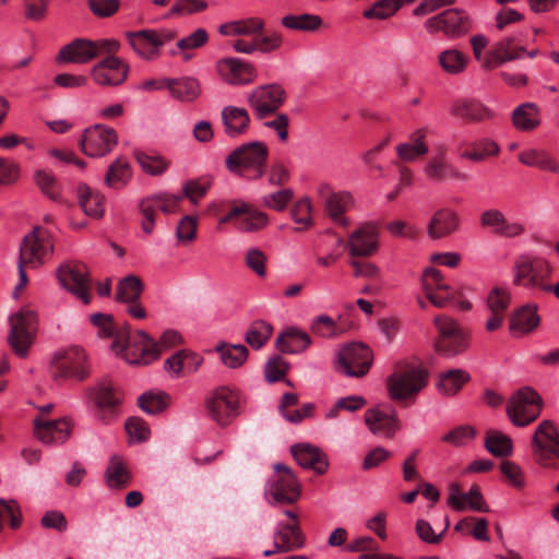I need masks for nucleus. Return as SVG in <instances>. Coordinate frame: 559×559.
Segmentation results:
<instances>
[{
    "label": "nucleus",
    "mask_w": 559,
    "mask_h": 559,
    "mask_svg": "<svg viewBox=\"0 0 559 559\" xmlns=\"http://www.w3.org/2000/svg\"><path fill=\"white\" fill-rule=\"evenodd\" d=\"M542 412V399L531 388H522L510 397L507 414L516 427H525L533 423Z\"/></svg>",
    "instance_id": "nucleus-8"
},
{
    "label": "nucleus",
    "mask_w": 559,
    "mask_h": 559,
    "mask_svg": "<svg viewBox=\"0 0 559 559\" xmlns=\"http://www.w3.org/2000/svg\"><path fill=\"white\" fill-rule=\"evenodd\" d=\"M142 292V281L138 276L128 275L118 283L115 299L120 302L132 304L138 301Z\"/></svg>",
    "instance_id": "nucleus-47"
},
{
    "label": "nucleus",
    "mask_w": 559,
    "mask_h": 559,
    "mask_svg": "<svg viewBox=\"0 0 559 559\" xmlns=\"http://www.w3.org/2000/svg\"><path fill=\"white\" fill-rule=\"evenodd\" d=\"M266 255L259 248H249L245 253V264L259 277L266 275Z\"/></svg>",
    "instance_id": "nucleus-63"
},
{
    "label": "nucleus",
    "mask_w": 559,
    "mask_h": 559,
    "mask_svg": "<svg viewBox=\"0 0 559 559\" xmlns=\"http://www.w3.org/2000/svg\"><path fill=\"white\" fill-rule=\"evenodd\" d=\"M209 35L204 28H198L190 35L179 39L177 41V48L180 50L183 60L191 59V55L187 51L190 49H197L206 44Z\"/></svg>",
    "instance_id": "nucleus-59"
},
{
    "label": "nucleus",
    "mask_w": 559,
    "mask_h": 559,
    "mask_svg": "<svg viewBox=\"0 0 559 559\" xmlns=\"http://www.w3.org/2000/svg\"><path fill=\"white\" fill-rule=\"evenodd\" d=\"M182 195L159 192L143 199L139 204L142 215L141 227L145 234H151L155 225L157 211L169 214L177 210Z\"/></svg>",
    "instance_id": "nucleus-20"
},
{
    "label": "nucleus",
    "mask_w": 559,
    "mask_h": 559,
    "mask_svg": "<svg viewBox=\"0 0 559 559\" xmlns=\"http://www.w3.org/2000/svg\"><path fill=\"white\" fill-rule=\"evenodd\" d=\"M91 399L99 409L114 411L120 403V396L109 380H103L91 391Z\"/></svg>",
    "instance_id": "nucleus-41"
},
{
    "label": "nucleus",
    "mask_w": 559,
    "mask_h": 559,
    "mask_svg": "<svg viewBox=\"0 0 559 559\" xmlns=\"http://www.w3.org/2000/svg\"><path fill=\"white\" fill-rule=\"evenodd\" d=\"M169 396L164 392H146L139 397V406L148 415H156L167 408Z\"/></svg>",
    "instance_id": "nucleus-54"
},
{
    "label": "nucleus",
    "mask_w": 559,
    "mask_h": 559,
    "mask_svg": "<svg viewBox=\"0 0 559 559\" xmlns=\"http://www.w3.org/2000/svg\"><path fill=\"white\" fill-rule=\"evenodd\" d=\"M310 345L309 334L296 326L286 328L276 340L278 350L285 354H300Z\"/></svg>",
    "instance_id": "nucleus-30"
},
{
    "label": "nucleus",
    "mask_w": 559,
    "mask_h": 559,
    "mask_svg": "<svg viewBox=\"0 0 559 559\" xmlns=\"http://www.w3.org/2000/svg\"><path fill=\"white\" fill-rule=\"evenodd\" d=\"M132 171L128 160L118 157L108 168L105 176V183L110 188H120L126 186L131 179Z\"/></svg>",
    "instance_id": "nucleus-46"
},
{
    "label": "nucleus",
    "mask_w": 559,
    "mask_h": 559,
    "mask_svg": "<svg viewBox=\"0 0 559 559\" xmlns=\"http://www.w3.org/2000/svg\"><path fill=\"white\" fill-rule=\"evenodd\" d=\"M264 28V21L259 17H248L222 24L218 33L224 36H251Z\"/></svg>",
    "instance_id": "nucleus-37"
},
{
    "label": "nucleus",
    "mask_w": 559,
    "mask_h": 559,
    "mask_svg": "<svg viewBox=\"0 0 559 559\" xmlns=\"http://www.w3.org/2000/svg\"><path fill=\"white\" fill-rule=\"evenodd\" d=\"M106 483L110 488H121L130 483V473L119 455H111L105 473Z\"/></svg>",
    "instance_id": "nucleus-44"
},
{
    "label": "nucleus",
    "mask_w": 559,
    "mask_h": 559,
    "mask_svg": "<svg viewBox=\"0 0 559 559\" xmlns=\"http://www.w3.org/2000/svg\"><path fill=\"white\" fill-rule=\"evenodd\" d=\"M283 26L302 32H314L322 25V19L317 14L304 13L299 15L288 14L282 19Z\"/></svg>",
    "instance_id": "nucleus-50"
},
{
    "label": "nucleus",
    "mask_w": 559,
    "mask_h": 559,
    "mask_svg": "<svg viewBox=\"0 0 559 559\" xmlns=\"http://www.w3.org/2000/svg\"><path fill=\"white\" fill-rule=\"evenodd\" d=\"M378 248V228L374 224L366 223L352 233L348 240L350 255L368 257Z\"/></svg>",
    "instance_id": "nucleus-27"
},
{
    "label": "nucleus",
    "mask_w": 559,
    "mask_h": 559,
    "mask_svg": "<svg viewBox=\"0 0 559 559\" xmlns=\"http://www.w3.org/2000/svg\"><path fill=\"white\" fill-rule=\"evenodd\" d=\"M435 324L439 333L435 347L439 354L451 358L466 349L467 335L454 319L439 316L435 318Z\"/></svg>",
    "instance_id": "nucleus-10"
},
{
    "label": "nucleus",
    "mask_w": 559,
    "mask_h": 559,
    "mask_svg": "<svg viewBox=\"0 0 559 559\" xmlns=\"http://www.w3.org/2000/svg\"><path fill=\"white\" fill-rule=\"evenodd\" d=\"M136 160L141 168L152 176L162 175L168 168V163L158 155H150L140 152L136 154Z\"/></svg>",
    "instance_id": "nucleus-60"
},
{
    "label": "nucleus",
    "mask_w": 559,
    "mask_h": 559,
    "mask_svg": "<svg viewBox=\"0 0 559 559\" xmlns=\"http://www.w3.org/2000/svg\"><path fill=\"white\" fill-rule=\"evenodd\" d=\"M224 131L229 138L243 134L250 123V117L245 108L226 106L222 110Z\"/></svg>",
    "instance_id": "nucleus-32"
},
{
    "label": "nucleus",
    "mask_w": 559,
    "mask_h": 559,
    "mask_svg": "<svg viewBox=\"0 0 559 559\" xmlns=\"http://www.w3.org/2000/svg\"><path fill=\"white\" fill-rule=\"evenodd\" d=\"M206 409L210 417L218 425H227L238 415L239 394L237 391L221 386L210 393L206 399Z\"/></svg>",
    "instance_id": "nucleus-19"
},
{
    "label": "nucleus",
    "mask_w": 559,
    "mask_h": 559,
    "mask_svg": "<svg viewBox=\"0 0 559 559\" xmlns=\"http://www.w3.org/2000/svg\"><path fill=\"white\" fill-rule=\"evenodd\" d=\"M169 93L180 102H192L201 93L200 83L195 78L191 76L169 79Z\"/></svg>",
    "instance_id": "nucleus-39"
},
{
    "label": "nucleus",
    "mask_w": 559,
    "mask_h": 559,
    "mask_svg": "<svg viewBox=\"0 0 559 559\" xmlns=\"http://www.w3.org/2000/svg\"><path fill=\"white\" fill-rule=\"evenodd\" d=\"M175 36L176 32L170 28H145L126 34L134 52L144 60L157 59L160 48L171 41Z\"/></svg>",
    "instance_id": "nucleus-7"
},
{
    "label": "nucleus",
    "mask_w": 559,
    "mask_h": 559,
    "mask_svg": "<svg viewBox=\"0 0 559 559\" xmlns=\"http://www.w3.org/2000/svg\"><path fill=\"white\" fill-rule=\"evenodd\" d=\"M33 426L36 438L45 444L66 442L72 430V425L67 418L49 420L38 416L34 418Z\"/></svg>",
    "instance_id": "nucleus-24"
},
{
    "label": "nucleus",
    "mask_w": 559,
    "mask_h": 559,
    "mask_svg": "<svg viewBox=\"0 0 559 559\" xmlns=\"http://www.w3.org/2000/svg\"><path fill=\"white\" fill-rule=\"evenodd\" d=\"M485 448L489 453L498 457L511 455L513 442L511 438L498 430L488 431L485 439Z\"/></svg>",
    "instance_id": "nucleus-49"
},
{
    "label": "nucleus",
    "mask_w": 559,
    "mask_h": 559,
    "mask_svg": "<svg viewBox=\"0 0 559 559\" xmlns=\"http://www.w3.org/2000/svg\"><path fill=\"white\" fill-rule=\"evenodd\" d=\"M62 62L87 63L96 58V50L93 40L78 38L70 44L63 46L58 55Z\"/></svg>",
    "instance_id": "nucleus-29"
},
{
    "label": "nucleus",
    "mask_w": 559,
    "mask_h": 559,
    "mask_svg": "<svg viewBox=\"0 0 559 559\" xmlns=\"http://www.w3.org/2000/svg\"><path fill=\"white\" fill-rule=\"evenodd\" d=\"M216 71L225 83L234 86L250 84L258 78L252 63L231 57L218 60Z\"/></svg>",
    "instance_id": "nucleus-22"
},
{
    "label": "nucleus",
    "mask_w": 559,
    "mask_h": 559,
    "mask_svg": "<svg viewBox=\"0 0 559 559\" xmlns=\"http://www.w3.org/2000/svg\"><path fill=\"white\" fill-rule=\"evenodd\" d=\"M476 436V431L471 426H459L442 437V441L454 447H463Z\"/></svg>",
    "instance_id": "nucleus-62"
},
{
    "label": "nucleus",
    "mask_w": 559,
    "mask_h": 559,
    "mask_svg": "<svg viewBox=\"0 0 559 559\" xmlns=\"http://www.w3.org/2000/svg\"><path fill=\"white\" fill-rule=\"evenodd\" d=\"M316 192L329 217L340 226H348L349 219L344 214L354 206L352 193L346 190L335 191L328 182H320Z\"/></svg>",
    "instance_id": "nucleus-15"
},
{
    "label": "nucleus",
    "mask_w": 559,
    "mask_h": 559,
    "mask_svg": "<svg viewBox=\"0 0 559 559\" xmlns=\"http://www.w3.org/2000/svg\"><path fill=\"white\" fill-rule=\"evenodd\" d=\"M453 114L468 121H481L492 117V111L476 100H460L453 105Z\"/></svg>",
    "instance_id": "nucleus-42"
},
{
    "label": "nucleus",
    "mask_w": 559,
    "mask_h": 559,
    "mask_svg": "<svg viewBox=\"0 0 559 559\" xmlns=\"http://www.w3.org/2000/svg\"><path fill=\"white\" fill-rule=\"evenodd\" d=\"M471 379L467 371L463 369H450L440 372L436 382L437 390L447 396L455 395Z\"/></svg>",
    "instance_id": "nucleus-35"
},
{
    "label": "nucleus",
    "mask_w": 559,
    "mask_h": 559,
    "mask_svg": "<svg viewBox=\"0 0 559 559\" xmlns=\"http://www.w3.org/2000/svg\"><path fill=\"white\" fill-rule=\"evenodd\" d=\"M8 342L13 352L21 358L28 354L37 325L36 313L29 308H22L13 313L10 319Z\"/></svg>",
    "instance_id": "nucleus-6"
},
{
    "label": "nucleus",
    "mask_w": 559,
    "mask_h": 559,
    "mask_svg": "<svg viewBox=\"0 0 559 559\" xmlns=\"http://www.w3.org/2000/svg\"><path fill=\"white\" fill-rule=\"evenodd\" d=\"M459 216L450 209H440L433 213L428 224L427 233L431 239H441L453 234L459 228Z\"/></svg>",
    "instance_id": "nucleus-28"
},
{
    "label": "nucleus",
    "mask_w": 559,
    "mask_h": 559,
    "mask_svg": "<svg viewBox=\"0 0 559 559\" xmlns=\"http://www.w3.org/2000/svg\"><path fill=\"white\" fill-rule=\"evenodd\" d=\"M294 198V191L290 188H285L277 190L272 193L264 194L261 198V203L263 206L274 210L277 212H283L290 201Z\"/></svg>",
    "instance_id": "nucleus-58"
},
{
    "label": "nucleus",
    "mask_w": 559,
    "mask_h": 559,
    "mask_svg": "<svg viewBox=\"0 0 559 559\" xmlns=\"http://www.w3.org/2000/svg\"><path fill=\"white\" fill-rule=\"evenodd\" d=\"M53 251L51 233L37 226L23 237L17 260L27 263L31 269H38L52 258Z\"/></svg>",
    "instance_id": "nucleus-4"
},
{
    "label": "nucleus",
    "mask_w": 559,
    "mask_h": 559,
    "mask_svg": "<svg viewBox=\"0 0 559 559\" xmlns=\"http://www.w3.org/2000/svg\"><path fill=\"white\" fill-rule=\"evenodd\" d=\"M60 285L84 305L91 302V278L87 267L81 262H64L57 270Z\"/></svg>",
    "instance_id": "nucleus-14"
},
{
    "label": "nucleus",
    "mask_w": 559,
    "mask_h": 559,
    "mask_svg": "<svg viewBox=\"0 0 559 559\" xmlns=\"http://www.w3.org/2000/svg\"><path fill=\"white\" fill-rule=\"evenodd\" d=\"M273 332L270 323L263 320L253 321L247 333L246 342L254 349H260L269 341Z\"/></svg>",
    "instance_id": "nucleus-53"
},
{
    "label": "nucleus",
    "mask_w": 559,
    "mask_h": 559,
    "mask_svg": "<svg viewBox=\"0 0 559 559\" xmlns=\"http://www.w3.org/2000/svg\"><path fill=\"white\" fill-rule=\"evenodd\" d=\"M292 454L296 462L305 467L312 468L318 474L326 472L329 463L321 451L310 444H296L292 447Z\"/></svg>",
    "instance_id": "nucleus-31"
},
{
    "label": "nucleus",
    "mask_w": 559,
    "mask_h": 559,
    "mask_svg": "<svg viewBox=\"0 0 559 559\" xmlns=\"http://www.w3.org/2000/svg\"><path fill=\"white\" fill-rule=\"evenodd\" d=\"M473 27L471 16L460 9H448L429 17L425 28L430 34L442 32L449 38H459L467 34Z\"/></svg>",
    "instance_id": "nucleus-13"
},
{
    "label": "nucleus",
    "mask_w": 559,
    "mask_h": 559,
    "mask_svg": "<svg viewBox=\"0 0 559 559\" xmlns=\"http://www.w3.org/2000/svg\"><path fill=\"white\" fill-rule=\"evenodd\" d=\"M312 334L322 338H334L340 334L336 322L328 314H319L310 322Z\"/></svg>",
    "instance_id": "nucleus-56"
},
{
    "label": "nucleus",
    "mask_w": 559,
    "mask_h": 559,
    "mask_svg": "<svg viewBox=\"0 0 559 559\" xmlns=\"http://www.w3.org/2000/svg\"><path fill=\"white\" fill-rule=\"evenodd\" d=\"M112 348L121 353L129 365H150L159 357L156 342L142 330L133 335L119 336L114 341Z\"/></svg>",
    "instance_id": "nucleus-3"
},
{
    "label": "nucleus",
    "mask_w": 559,
    "mask_h": 559,
    "mask_svg": "<svg viewBox=\"0 0 559 559\" xmlns=\"http://www.w3.org/2000/svg\"><path fill=\"white\" fill-rule=\"evenodd\" d=\"M222 362L228 368H238L248 358V349L241 344L222 343L216 346Z\"/></svg>",
    "instance_id": "nucleus-45"
},
{
    "label": "nucleus",
    "mask_w": 559,
    "mask_h": 559,
    "mask_svg": "<svg viewBox=\"0 0 559 559\" xmlns=\"http://www.w3.org/2000/svg\"><path fill=\"white\" fill-rule=\"evenodd\" d=\"M499 153V145L488 139L475 142L471 150L461 154L462 158L471 159L473 162H483L489 156H495Z\"/></svg>",
    "instance_id": "nucleus-55"
},
{
    "label": "nucleus",
    "mask_w": 559,
    "mask_h": 559,
    "mask_svg": "<svg viewBox=\"0 0 559 559\" xmlns=\"http://www.w3.org/2000/svg\"><path fill=\"white\" fill-rule=\"evenodd\" d=\"M365 424L372 433L385 438H392L400 428L397 414L393 408L368 409Z\"/></svg>",
    "instance_id": "nucleus-26"
},
{
    "label": "nucleus",
    "mask_w": 559,
    "mask_h": 559,
    "mask_svg": "<svg viewBox=\"0 0 559 559\" xmlns=\"http://www.w3.org/2000/svg\"><path fill=\"white\" fill-rule=\"evenodd\" d=\"M274 539H280L285 546L289 545L290 550L301 548L305 544L299 525L278 523L274 532Z\"/></svg>",
    "instance_id": "nucleus-51"
},
{
    "label": "nucleus",
    "mask_w": 559,
    "mask_h": 559,
    "mask_svg": "<svg viewBox=\"0 0 559 559\" xmlns=\"http://www.w3.org/2000/svg\"><path fill=\"white\" fill-rule=\"evenodd\" d=\"M90 374V366L85 350L71 346L56 353L51 362V376L55 380L83 381Z\"/></svg>",
    "instance_id": "nucleus-5"
},
{
    "label": "nucleus",
    "mask_w": 559,
    "mask_h": 559,
    "mask_svg": "<svg viewBox=\"0 0 559 559\" xmlns=\"http://www.w3.org/2000/svg\"><path fill=\"white\" fill-rule=\"evenodd\" d=\"M428 373L417 367L400 369L386 380L390 397L402 401L416 395L427 385Z\"/></svg>",
    "instance_id": "nucleus-11"
},
{
    "label": "nucleus",
    "mask_w": 559,
    "mask_h": 559,
    "mask_svg": "<svg viewBox=\"0 0 559 559\" xmlns=\"http://www.w3.org/2000/svg\"><path fill=\"white\" fill-rule=\"evenodd\" d=\"M35 181L41 192L49 199L53 201H58L60 199V189L56 178L50 173L38 170L35 174Z\"/></svg>",
    "instance_id": "nucleus-61"
},
{
    "label": "nucleus",
    "mask_w": 559,
    "mask_h": 559,
    "mask_svg": "<svg viewBox=\"0 0 559 559\" xmlns=\"http://www.w3.org/2000/svg\"><path fill=\"white\" fill-rule=\"evenodd\" d=\"M423 292H449L455 290L452 286L444 282L442 273L433 267H428L421 276Z\"/></svg>",
    "instance_id": "nucleus-57"
},
{
    "label": "nucleus",
    "mask_w": 559,
    "mask_h": 559,
    "mask_svg": "<svg viewBox=\"0 0 559 559\" xmlns=\"http://www.w3.org/2000/svg\"><path fill=\"white\" fill-rule=\"evenodd\" d=\"M427 130L424 128L413 131L408 142H403L396 146L397 156L404 162H414L419 156L426 155L429 151L426 143Z\"/></svg>",
    "instance_id": "nucleus-34"
},
{
    "label": "nucleus",
    "mask_w": 559,
    "mask_h": 559,
    "mask_svg": "<svg viewBox=\"0 0 559 559\" xmlns=\"http://www.w3.org/2000/svg\"><path fill=\"white\" fill-rule=\"evenodd\" d=\"M267 154V147L261 141L243 143L227 156L226 167L241 177L259 179L264 174Z\"/></svg>",
    "instance_id": "nucleus-1"
},
{
    "label": "nucleus",
    "mask_w": 559,
    "mask_h": 559,
    "mask_svg": "<svg viewBox=\"0 0 559 559\" xmlns=\"http://www.w3.org/2000/svg\"><path fill=\"white\" fill-rule=\"evenodd\" d=\"M117 143L118 135L115 129L99 123L87 128L80 140L83 153L93 158L107 155Z\"/></svg>",
    "instance_id": "nucleus-18"
},
{
    "label": "nucleus",
    "mask_w": 559,
    "mask_h": 559,
    "mask_svg": "<svg viewBox=\"0 0 559 559\" xmlns=\"http://www.w3.org/2000/svg\"><path fill=\"white\" fill-rule=\"evenodd\" d=\"M479 223L484 228L503 238H518L526 234V225L521 219H509L498 209H489L480 214Z\"/></svg>",
    "instance_id": "nucleus-21"
},
{
    "label": "nucleus",
    "mask_w": 559,
    "mask_h": 559,
    "mask_svg": "<svg viewBox=\"0 0 559 559\" xmlns=\"http://www.w3.org/2000/svg\"><path fill=\"white\" fill-rule=\"evenodd\" d=\"M531 447L535 461L549 466L552 459L559 457V431L551 420H543L536 428Z\"/></svg>",
    "instance_id": "nucleus-16"
},
{
    "label": "nucleus",
    "mask_w": 559,
    "mask_h": 559,
    "mask_svg": "<svg viewBox=\"0 0 559 559\" xmlns=\"http://www.w3.org/2000/svg\"><path fill=\"white\" fill-rule=\"evenodd\" d=\"M78 200L84 214L92 218H100L104 215V195L85 183H80L76 189Z\"/></svg>",
    "instance_id": "nucleus-33"
},
{
    "label": "nucleus",
    "mask_w": 559,
    "mask_h": 559,
    "mask_svg": "<svg viewBox=\"0 0 559 559\" xmlns=\"http://www.w3.org/2000/svg\"><path fill=\"white\" fill-rule=\"evenodd\" d=\"M129 437L138 442L146 441L151 430L147 423L140 417H130L124 424Z\"/></svg>",
    "instance_id": "nucleus-64"
},
{
    "label": "nucleus",
    "mask_w": 559,
    "mask_h": 559,
    "mask_svg": "<svg viewBox=\"0 0 559 559\" xmlns=\"http://www.w3.org/2000/svg\"><path fill=\"white\" fill-rule=\"evenodd\" d=\"M448 504L456 511H464L466 509L477 512L489 511L478 486H472L467 492H461L459 484H451L449 487Z\"/></svg>",
    "instance_id": "nucleus-25"
},
{
    "label": "nucleus",
    "mask_w": 559,
    "mask_h": 559,
    "mask_svg": "<svg viewBox=\"0 0 559 559\" xmlns=\"http://www.w3.org/2000/svg\"><path fill=\"white\" fill-rule=\"evenodd\" d=\"M129 73V66L116 56H109L95 64L91 74L96 84L102 86H117L122 84Z\"/></svg>",
    "instance_id": "nucleus-23"
},
{
    "label": "nucleus",
    "mask_w": 559,
    "mask_h": 559,
    "mask_svg": "<svg viewBox=\"0 0 559 559\" xmlns=\"http://www.w3.org/2000/svg\"><path fill=\"white\" fill-rule=\"evenodd\" d=\"M290 217L298 225L296 230L309 229L312 224V205L308 197L299 199L290 209Z\"/></svg>",
    "instance_id": "nucleus-52"
},
{
    "label": "nucleus",
    "mask_w": 559,
    "mask_h": 559,
    "mask_svg": "<svg viewBox=\"0 0 559 559\" xmlns=\"http://www.w3.org/2000/svg\"><path fill=\"white\" fill-rule=\"evenodd\" d=\"M286 92L278 83L260 85L248 93L247 100L257 119H263L284 104Z\"/></svg>",
    "instance_id": "nucleus-17"
},
{
    "label": "nucleus",
    "mask_w": 559,
    "mask_h": 559,
    "mask_svg": "<svg viewBox=\"0 0 559 559\" xmlns=\"http://www.w3.org/2000/svg\"><path fill=\"white\" fill-rule=\"evenodd\" d=\"M554 267L550 262L532 253L519 254L513 263V284L528 290H542L547 278L551 276Z\"/></svg>",
    "instance_id": "nucleus-2"
},
{
    "label": "nucleus",
    "mask_w": 559,
    "mask_h": 559,
    "mask_svg": "<svg viewBox=\"0 0 559 559\" xmlns=\"http://www.w3.org/2000/svg\"><path fill=\"white\" fill-rule=\"evenodd\" d=\"M519 160L531 167H538L542 170L559 173V162L552 158L546 151L540 148H528L518 155Z\"/></svg>",
    "instance_id": "nucleus-40"
},
{
    "label": "nucleus",
    "mask_w": 559,
    "mask_h": 559,
    "mask_svg": "<svg viewBox=\"0 0 559 559\" xmlns=\"http://www.w3.org/2000/svg\"><path fill=\"white\" fill-rule=\"evenodd\" d=\"M275 474L267 480L265 496L273 503H294L300 496V485L292 469L283 464H274Z\"/></svg>",
    "instance_id": "nucleus-9"
},
{
    "label": "nucleus",
    "mask_w": 559,
    "mask_h": 559,
    "mask_svg": "<svg viewBox=\"0 0 559 559\" xmlns=\"http://www.w3.org/2000/svg\"><path fill=\"white\" fill-rule=\"evenodd\" d=\"M245 207L238 221H235L237 229L243 233H253L264 228L269 224V215L241 201Z\"/></svg>",
    "instance_id": "nucleus-38"
},
{
    "label": "nucleus",
    "mask_w": 559,
    "mask_h": 559,
    "mask_svg": "<svg viewBox=\"0 0 559 559\" xmlns=\"http://www.w3.org/2000/svg\"><path fill=\"white\" fill-rule=\"evenodd\" d=\"M512 121L518 130L530 131L540 123L538 108L532 103L522 104L513 110Z\"/></svg>",
    "instance_id": "nucleus-43"
},
{
    "label": "nucleus",
    "mask_w": 559,
    "mask_h": 559,
    "mask_svg": "<svg viewBox=\"0 0 559 559\" xmlns=\"http://www.w3.org/2000/svg\"><path fill=\"white\" fill-rule=\"evenodd\" d=\"M372 362V353L361 343H352L336 354L335 370L347 377L365 376Z\"/></svg>",
    "instance_id": "nucleus-12"
},
{
    "label": "nucleus",
    "mask_w": 559,
    "mask_h": 559,
    "mask_svg": "<svg viewBox=\"0 0 559 559\" xmlns=\"http://www.w3.org/2000/svg\"><path fill=\"white\" fill-rule=\"evenodd\" d=\"M539 322L537 305L528 304L512 314L510 330L512 333L525 334L536 329Z\"/></svg>",
    "instance_id": "nucleus-36"
},
{
    "label": "nucleus",
    "mask_w": 559,
    "mask_h": 559,
    "mask_svg": "<svg viewBox=\"0 0 559 559\" xmlns=\"http://www.w3.org/2000/svg\"><path fill=\"white\" fill-rule=\"evenodd\" d=\"M438 62L441 69L451 75L462 73L467 64L466 56L457 49H445L438 56Z\"/></svg>",
    "instance_id": "nucleus-48"
}]
</instances>
